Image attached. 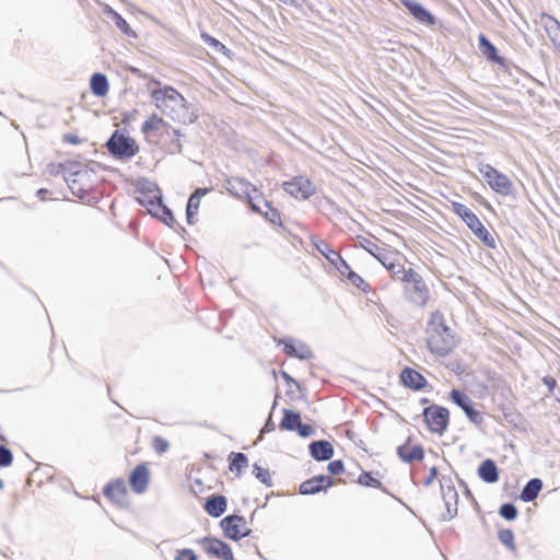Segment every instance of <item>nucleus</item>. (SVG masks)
<instances>
[{"label":"nucleus","mask_w":560,"mask_h":560,"mask_svg":"<svg viewBox=\"0 0 560 560\" xmlns=\"http://www.w3.org/2000/svg\"><path fill=\"white\" fill-rule=\"evenodd\" d=\"M453 210L463 219L464 222L474 214V212H471L466 206L458 202L453 203Z\"/></svg>","instance_id":"obj_38"},{"label":"nucleus","mask_w":560,"mask_h":560,"mask_svg":"<svg viewBox=\"0 0 560 560\" xmlns=\"http://www.w3.org/2000/svg\"><path fill=\"white\" fill-rule=\"evenodd\" d=\"M401 281L407 283L406 290L410 301L418 305H424L429 299V291L422 278L412 269L401 270Z\"/></svg>","instance_id":"obj_3"},{"label":"nucleus","mask_w":560,"mask_h":560,"mask_svg":"<svg viewBox=\"0 0 560 560\" xmlns=\"http://www.w3.org/2000/svg\"><path fill=\"white\" fill-rule=\"evenodd\" d=\"M282 376L288 382H294V380L287 372H282Z\"/></svg>","instance_id":"obj_49"},{"label":"nucleus","mask_w":560,"mask_h":560,"mask_svg":"<svg viewBox=\"0 0 560 560\" xmlns=\"http://www.w3.org/2000/svg\"><path fill=\"white\" fill-rule=\"evenodd\" d=\"M400 378L404 385L413 389H420L425 383L424 377L420 373L408 368L402 370Z\"/></svg>","instance_id":"obj_20"},{"label":"nucleus","mask_w":560,"mask_h":560,"mask_svg":"<svg viewBox=\"0 0 560 560\" xmlns=\"http://www.w3.org/2000/svg\"><path fill=\"white\" fill-rule=\"evenodd\" d=\"M343 470V464L341 460H332L328 464V471L331 475H339Z\"/></svg>","instance_id":"obj_42"},{"label":"nucleus","mask_w":560,"mask_h":560,"mask_svg":"<svg viewBox=\"0 0 560 560\" xmlns=\"http://www.w3.org/2000/svg\"><path fill=\"white\" fill-rule=\"evenodd\" d=\"M37 194H38V196H40L42 198H44V195H46V194H47V189H39Z\"/></svg>","instance_id":"obj_50"},{"label":"nucleus","mask_w":560,"mask_h":560,"mask_svg":"<svg viewBox=\"0 0 560 560\" xmlns=\"http://www.w3.org/2000/svg\"><path fill=\"white\" fill-rule=\"evenodd\" d=\"M164 124L162 117L158 115H152L148 120L142 125V132L148 133L150 131L159 130L160 127Z\"/></svg>","instance_id":"obj_32"},{"label":"nucleus","mask_w":560,"mask_h":560,"mask_svg":"<svg viewBox=\"0 0 560 560\" xmlns=\"http://www.w3.org/2000/svg\"><path fill=\"white\" fill-rule=\"evenodd\" d=\"M226 189L238 198H246L254 211L261 212V209L253 201L252 192L256 188L246 179L234 177L226 180Z\"/></svg>","instance_id":"obj_8"},{"label":"nucleus","mask_w":560,"mask_h":560,"mask_svg":"<svg viewBox=\"0 0 560 560\" xmlns=\"http://www.w3.org/2000/svg\"><path fill=\"white\" fill-rule=\"evenodd\" d=\"M229 458L231 459L230 469L238 475L248 466V459L243 453L232 452Z\"/></svg>","instance_id":"obj_29"},{"label":"nucleus","mask_w":560,"mask_h":560,"mask_svg":"<svg viewBox=\"0 0 560 560\" xmlns=\"http://www.w3.org/2000/svg\"><path fill=\"white\" fill-rule=\"evenodd\" d=\"M129 485L136 493H143L149 485V469L145 465H138L130 474Z\"/></svg>","instance_id":"obj_14"},{"label":"nucleus","mask_w":560,"mask_h":560,"mask_svg":"<svg viewBox=\"0 0 560 560\" xmlns=\"http://www.w3.org/2000/svg\"><path fill=\"white\" fill-rule=\"evenodd\" d=\"M441 493L445 504L444 520H452L457 514L458 494L451 479L440 481Z\"/></svg>","instance_id":"obj_10"},{"label":"nucleus","mask_w":560,"mask_h":560,"mask_svg":"<svg viewBox=\"0 0 560 560\" xmlns=\"http://www.w3.org/2000/svg\"><path fill=\"white\" fill-rule=\"evenodd\" d=\"M398 456L407 463H411L413 460H420L423 458V450L421 446H408V445H401L397 450Z\"/></svg>","instance_id":"obj_23"},{"label":"nucleus","mask_w":560,"mask_h":560,"mask_svg":"<svg viewBox=\"0 0 560 560\" xmlns=\"http://www.w3.org/2000/svg\"><path fill=\"white\" fill-rule=\"evenodd\" d=\"M542 488V481L538 478L530 479L524 487L521 499L525 502L535 500Z\"/></svg>","instance_id":"obj_24"},{"label":"nucleus","mask_w":560,"mask_h":560,"mask_svg":"<svg viewBox=\"0 0 560 560\" xmlns=\"http://www.w3.org/2000/svg\"><path fill=\"white\" fill-rule=\"evenodd\" d=\"M4 485L2 482V480L0 479V490L3 489Z\"/></svg>","instance_id":"obj_54"},{"label":"nucleus","mask_w":560,"mask_h":560,"mask_svg":"<svg viewBox=\"0 0 560 560\" xmlns=\"http://www.w3.org/2000/svg\"><path fill=\"white\" fill-rule=\"evenodd\" d=\"M368 250L375 256L383 265H385V260L376 253L373 252V247L368 248Z\"/></svg>","instance_id":"obj_47"},{"label":"nucleus","mask_w":560,"mask_h":560,"mask_svg":"<svg viewBox=\"0 0 560 560\" xmlns=\"http://www.w3.org/2000/svg\"><path fill=\"white\" fill-rule=\"evenodd\" d=\"M200 544L207 553L222 560H233L232 549L225 542L213 538H205Z\"/></svg>","instance_id":"obj_13"},{"label":"nucleus","mask_w":560,"mask_h":560,"mask_svg":"<svg viewBox=\"0 0 560 560\" xmlns=\"http://www.w3.org/2000/svg\"><path fill=\"white\" fill-rule=\"evenodd\" d=\"M478 474H479V477L488 483H493V482L498 481V479H499L497 466H495L494 462L491 459L485 460L479 466Z\"/></svg>","instance_id":"obj_22"},{"label":"nucleus","mask_w":560,"mask_h":560,"mask_svg":"<svg viewBox=\"0 0 560 560\" xmlns=\"http://www.w3.org/2000/svg\"><path fill=\"white\" fill-rule=\"evenodd\" d=\"M451 398L458 407L464 410L472 423L480 424L483 421L482 415L472 408V401L468 395L457 389H453L451 392Z\"/></svg>","instance_id":"obj_12"},{"label":"nucleus","mask_w":560,"mask_h":560,"mask_svg":"<svg viewBox=\"0 0 560 560\" xmlns=\"http://www.w3.org/2000/svg\"><path fill=\"white\" fill-rule=\"evenodd\" d=\"M151 97L156 108L168 115L172 119L192 122L191 114L186 107V100L172 86L155 89L151 92Z\"/></svg>","instance_id":"obj_1"},{"label":"nucleus","mask_w":560,"mask_h":560,"mask_svg":"<svg viewBox=\"0 0 560 560\" xmlns=\"http://www.w3.org/2000/svg\"><path fill=\"white\" fill-rule=\"evenodd\" d=\"M109 152L119 158H131L136 154L137 148L132 139L115 132L107 142Z\"/></svg>","instance_id":"obj_6"},{"label":"nucleus","mask_w":560,"mask_h":560,"mask_svg":"<svg viewBox=\"0 0 560 560\" xmlns=\"http://www.w3.org/2000/svg\"><path fill=\"white\" fill-rule=\"evenodd\" d=\"M388 270H390L393 272V277L397 278V279H400L402 278V272H399V269L401 270H405L400 265H395L393 262H390L389 265H387L385 262L384 265Z\"/></svg>","instance_id":"obj_43"},{"label":"nucleus","mask_w":560,"mask_h":560,"mask_svg":"<svg viewBox=\"0 0 560 560\" xmlns=\"http://www.w3.org/2000/svg\"><path fill=\"white\" fill-rule=\"evenodd\" d=\"M91 91L96 96H105L108 92L107 78L102 73H95L91 78Z\"/></svg>","instance_id":"obj_25"},{"label":"nucleus","mask_w":560,"mask_h":560,"mask_svg":"<svg viewBox=\"0 0 560 560\" xmlns=\"http://www.w3.org/2000/svg\"><path fill=\"white\" fill-rule=\"evenodd\" d=\"M105 494L113 502L125 505L127 504V488L124 480L118 479L113 483H109L105 489Z\"/></svg>","instance_id":"obj_17"},{"label":"nucleus","mask_w":560,"mask_h":560,"mask_svg":"<svg viewBox=\"0 0 560 560\" xmlns=\"http://www.w3.org/2000/svg\"><path fill=\"white\" fill-rule=\"evenodd\" d=\"M265 217L272 223L279 220V213L276 210H271L270 213H266Z\"/></svg>","instance_id":"obj_45"},{"label":"nucleus","mask_w":560,"mask_h":560,"mask_svg":"<svg viewBox=\"0 0 560 560\" xmlns=\"http://www.w3.org/2000/svg\"><path fill=\"white\" fill-rule=\"evenodd\" d=\"M138 201L142 206L147 207L151 214L160 218L167 225H171L175 221L171 210L165 205H163L162 196L158 189H155L153 196H143L138 198Z\"/></svg>","instance_id":"obj_5"},{"label":"nucleus","mask_w":560,"mask_h":560,"mask_svg":"<svg viewBox=\"0 0 560 560\" xmlns=\"http://www.w3.org/2000/svg\"><path fill=\"white\" fill-rule=\"evenodd\" d=\"M13 456L9 448L3 445H0V466L8 467L12 464Z\"/></svg>","instance_id":"obj_37"},{"label":"nucleus","mask_w":560,"mask_h":560,"mask_svg":"<svg viewBox=\"0 0 560 560\" xmlns=\"http://www.w3.org/2000/svg\"><path fill=\"white\" fill-rule=\"evenodd\" d=\"M106 12L113 18L115 25L127 36H136L135 32L130 28L126 20L114 11L112 8L107 7Z\"/></svg>","instance_id":"obj_30"},{"label":"nucleus","mask_w":560,"mask_h":560,"mask_svg":"<svg viewBox=\"0 0 560 560\" xmlns=\"http://www.w3.org/2000/svg\"><path fill=\"white\" fill-rule=\"evenodd\" d=\"M399 1L418 22L427 24V25L434 24L433 15L416 0H399Z\"/></svg>","instance_id":"obj_15"},{"label":"nucleus","mask_w":560,"mask_h":560,"mask_svg":"<svg viewBox=\"0 0 560 560\" xmlns=\"http://www.w3.org/2000/svg\"><path fill=\"white\" fill-rule=\"evenodd\" d=\"M154 447H155L156 452L164 453L168 447V443L165 440H163L162 438L158 436L154 439Z\"/></svg>","instance_id":"obj_44"},{"label":"nucleus","mask_w":560,"mask_h":560,"mask_svg":"<svg viewBox=\"0 0 560 560\" xmlns=\"http://www.w3.org/2000/svg\"><path fill=\"white\" fill-rule=\"evenodd\" d=\"M283 189L294 198L307 199L315 191L313 184L304 177L283 183Z\"/></svg>","instance_id":"obj_11"},{"label":"nucleus","mask_w":560,"mask_h":560,"mask_svg":"<svg viewBox=\"0 0 560 560\" xmlns=\"http://www.w3.org/2000/svg\"><path fill=\"white\" fill-rule=\"evenodd\" d=\"M499 540L509 549L514 550V534L511 529H503L499 532Z\"/></svg>","instance_id":"obj_34"},{"label":"nucleus","mask_w":560,"mask_h":560,"mask_svg":"<svg viewBox=\"0 0 560 560\" xmlns=\"http://www.w3.org/2000/svg\"><path fill=\"white\" fill-rule=\"evenodd\" d=\"M436 475H438V469L435 467H432L431 470H430V475L425 479L424 483L427 486L430 485L433 481V479L436 477Z\"/></svg>","instance_id":"obj_46"},{"label":"nucleus","mask_w":560,"mask_h":560,"mask_svg":"<svg viewBox=\"0 0 560 560\" xmlns=\"http://www.w3.org/2000/svg\"><path fill=\"white\" fill-rule=\"evenodd\" d=\"M284 416L280 423L281 430H289L293 431L296 429L298 424L300 423V413L294 412L292 410L284 409L283 410Z\"/></svg>","instance_id":"obj_27"},{"label":"nucleus","mask_w":560,"mask_h":560,"mask_svg":"<svg viewBox=\"0 0 560 560\" xmlns=\"http://www.w3.org/2000/svg\"><path fill=\"white\" fill-rule=\"evenodd\" d=\"M174 136H175L176 138H179V136H180L179 131H178V130H174Z\"/></svg>","instance_id":"obj_53"},{"label":"nucleus","mask_w":560,"mask_h":560,"mask_svg":"<svg viewBox=\"0 0 560 560\" xmlns=\"http://www.w3.org/2000/svg\"><path fill=\"white\" fill-rule=\"evenodd\" d=\"M205 510L213 517L221 516L226 510V499L223 495H214L207 500Z\"/></svg>","instance_id":"obj_21"},{"label":"nucleus","mask_w":560,"mask_h":560,"mask_svg":"<svg viewBox=\"0 0 560 560\" xmlns=\"http://www.w3.org/2000/svg\"><path fill=\"white\" fill-rule=\"evenodd\" d=\"M67 138H68V140H69V141H71V142H73V143H75V142H77V139H75V138H73V137H67Z\"/></svg>","instance_id":"obj_52"},{"label":"nucleus","mask_w":560,"mask_h":560,"mask_svg":"<svg viewBox=\"0 0 560 560\" xmlns=\"http://www.w3.org/2000/svg\"><path fill=\"white\" fill-rule=\"evenodd\" d=\"M175 560H197V557L191 549H183L178 551Z\"/></svg>","instance_id":"obj_41"},{"label":"nucleus","mask_w":560,"mask_h":560,"mask_svg":"<svg viewBox=\"0 0 560 560\" xmlns=\"http://www.w3.org/2000/svg\"><path fill=\"white\" fill-rule=\"evenodd\" d=\"M207 38H208L209 40H211V43H212L214 46L220 45V43H219L217 39L211 38V37H209V36H207Z\"/></svg>","instance_id":"obj_51"},{"label":"nucleus","mask_w":560,"mask_h":560,"mask_svg":"<svg viewBox=\"0 0 560 560\" xmlns=\"http://www.w3.org/2000/svg\"><path fill=\"white\" fill-rule=\"evenodd\" d=\"M208 189H197L188 200L186 217L189 224H192V215L197 213L200 203V197L206 195Z\"/></svg>","instance_id":"obj_26"},{"label":"nucleus","mask_w":560,"mask_h":560,"mask_svg":"<svg viewBox=\"0 0 560 560\" xmlns=\"http://www.w3.org/2000/svg\"><path fill=\"white\" fill-rule=\"evenodd\" d=\"M427 345L432 353L440 357L447 355L456 346L455 337L440 313L431 315L427 328Z\"/></svg>","instance_id":"obj_2"},{"label":"nucleus","mask_w":560,"mask_h":560,"mask_svg":"<svg viewBox=\"0 0 560 560\" xmlns=\"http://www.w3.org/2000/svg\"><path fill=\"white\" fill-rule=\"evenodd\" d=\"M298 433L300 436L307 438L314 434V429L310 424H304L300 421V423L296 427Z\"/></svg>","instance_id":"obj_40"},{"label":"nucleus","mask_w":560,"mask_h":560,"mask_svg":"<svg viewBox=\"0 0 560 560\" xmlns=\"http://www.w3.org/2000/svg\"><path fill=\"white\" fill-rule=\"evenodd\" d=\"M500 515L506 521H513L517 516V510L512 503H505L500 508Z\"/></svg>","instance_id":"obj_35"},{"label":"nucleus","mask_w":560,"mask_h":560,"mask_svg":"<svg viewBox=\"0 0 560 560\" xmlns=\"http://www.w3.org/2000/svg\"><path fill=\"white\" fill-rule=\"evenodd\" d=\"M253 472L262 483L271 486V476L268 469L260 467L258 464H254Z\"/></svg>","instance_id":"obj_33"},{"label":"nucleus","mask_w":560,"mask_h":560,"mask_svg":"<svg viewBox=\"0 0 560 560\" xmlns=\"http://www.w3.org/2000/svg\"><path fill=\"white\" fill-rule=\"evenodd\" d=\"M358 482L360 485L366 486V487H373V488H381L382 483L372 477L370 472H363L360 475Z\"/></svg>","instance_id":"obj_36"},{"label":"nucleus","mask_w":560,"mask_h":560,"mask_svg":"<svg viewBox=\"0 0 560 560\" xmlns=\"http://www.w3.org/2000/svg\"><path fill=\"white\" fill-rule=\"evenodd\" d=\"M479 48L488 59H497V50L494 46L483 35L479 36Z\"/></svg>","instance_id":"obj_31"},{"label":"nucleus","mask_w":560,"mask_h":560,"mask_svg":"<svg viewBox=\"0 0 560 560\" xmlns=\"http://www.w3.org/2000/svg\"><path fill=\"white\" fill-rule=\"evenodd\" d=\"M220 524L226 537L233 540H238L242 537L248 536L250 533L244 517L238 515L226 516Z\"/></svg>","instance_id":"obj_9"},{"label":"nucleus","mask_w":560,"mask_h":560,"mask_svg":"<svg viewBox=\"0 0 560 560\" xmlns=\"http://www.w3.org/2000/svg\"><path fill=\"white\" fill-rule=\"evenodd\" d=\"M479 172L483 176V179L494 191L504 196L511 192L513 185L506 175L498 172L489 164L480 166Z\"/></svg>","instance_id":"obj_4"},{"label":"nucleus","mask_w":560,"mask_h":560,"mask_svg":"<svg viewBox=\"0 0 560 560\" xmlns=\"http://www.w3.org/2000/svg\"><path fill=\"white\" fill-rule=\"evenodd\" d=\"M331 485L332 482L329 477L317 476L302 482L300 486V492L302 494H314L319 492L324 487H329Z\"/></svg>","instance_id":"obj_18"},{"label":"nucleus","mask_w":560,"mask_h":560,"mask_svg":"<svg viewBox=\"0 0 560 560\" xmlns=\"http://www.w3.org/2000/svg\"><path fill=\"white\" fill-rule=\"evenodd\" d=\"M279 1L284 3V4L296 5V1L295 0H279Z\"/></svg>","instance_id":"obj_48"},{"label":"nucleus","mask_w":560,"mask_h":560,"mask_svg":"<svg viewBox=\"0 0 560 560\" xmlns=\"http://www.w3.org/2000/svg\"><path fill=\"white\" fill-rule=\"evenodd\" d=\"M338 259L341 260V265L343 266L345 269L349 270V275H348V278L349 280L357 287H360V283L363 282L362 278L360 276H358L357 273L352 272L349 268V266L347 265L346 261H343L341 259V257H339L336 253H332Z\"/></svg>","instance_id":"obj_39"},{"label":"nucleus","mask_w":560,"mask_h":560,"mask_svg":"<svg viewBox=\"0 0 560 560\" xmlns=\"http://www.w3.org/2000/svg\"><path fill=\"white\" fill-rule=\"evenodd\" d=\"M284 351L287 354H289L291 357H296L301 360H306V359L312 358V351L305 345H300L299 347H296L291 343H285Z\"/></svg>","instance_id":"obj_28"},{"label":"nucleus","mask_w":560,"mask_h":560,"mask_svg":"<svg viewBox=\"0 0 560 560\" xmlns=\"http://www.w3.org/2000/svg\"><path fill=\"white\" fill-rule=\"evenodd\" d=\"M424 421L429 429L435 433H442L448 423V410L443 407L432 406L423 411Z\"/></svg>","instance_id":"obj_7"},{"label":"nucleus","mask_w":560,"mask_h":560,"mask_svg":"<svg viewBox=\"0 0 560 560\" xmlns=\"http://www.w3.org/2000/svg\"><path fill=\"white\" fill-rule=\"evenodd\" d=\"M310 452L316 460H327L334 455V447L328 441H315L310 445Z\"/></svg>","instance_id":"obj_19"},{"label":"nucleus","mask_w":560,"mask_h":560,"mask_svg":"<svg viewBox=\"0 0 560 560\" xmlns=\"http://www.w3.org/2000/svg\"><path fill=\"white\" fill-rule=\"evenodd\" d=\"M465 223L467 226L474 232V234L481 240L487 246L494 248L495 240L488 232V230L483 226L478 217L474 213L470 218H468Z\"/></svg>","instance_id":"obj_16"}]
</instances>
